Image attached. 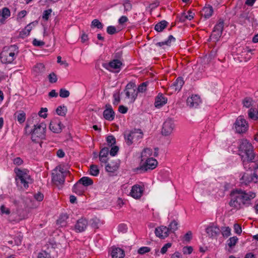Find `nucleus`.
<instances>
[{
    "mask_svg": "<svg viewBox=\"0 0 258 258\" xmlns=\"http://www.w3.org/2000/svg\"><path fill=\"white\" fill-rule=\"evenodd\" d=\"M68 219V216L67 214H62L57 220V224L62 227L65 226L67 224L66 221Z\"/></svg>",
    "mask_w": 258,
    "mask_h": 258,
    "instance_id": "nucleus-31",
    "label": "nucleus"
},
{
    "mask_svg": "<svg viewBox=\"0 0 258 258\" xmlns=\"http://www.w3.org/2000/svg\"><path fill=\"white\" fill-rule=\"evenodd\" d=\"M103 67L110 72L117 73L120 70L121 66H103Z\"/></svg>",
    "mask_w": 258,
    "mask_h": 258,
    "instance_id": "nucleus-33",
    "label": "nucleus"
},
{
    "mask_svg": "<svg viewBox=\"0 0 258 258\" xmlns=\"http://www.w3.org/2000/svg\"><path fill=\"white\" fill-rule=\"evenodd\" d=\"M221 230L224 237H228L231 235V229L229 227H223Z\"/></svg>",
    "mask_w": 258,
    "mask_h": 258,
    "instance_id": "nucleus-45",
    "label": "nucleus"
},
{
    "mask_svg": "<svg viewBox=\"0 0 258 258\" xmlns=\"http://www.w3.org/2000/svg\"><path fill=\"white\" fill-rule=\"evenodd\" d=\"M99 173V170L97 165L92 164L90 167V174L93 176H96Z\"/></svg>",
    "mask_w": 258,
    "mask_h": 258,
    "instance_id": "nucleus-39",
    "label": "nucleus"
},
{
    "mask_svg": "<svg viewBox=\"0 0 258 258\" xmlns=\"http://www.w3.org/2000/svg\"><path fill=\"white\" fill-rule=\"evenodd\" d=\"M194 70L196 71L197 78H200L201 76V74L203 72L205 71V67L204 66H194Z\"/></svg>",
    "mask_w": 258,
    "mask_h": 258,
    "instance_id": "nucleus-42",
    "label": "nucleus"
},
{
    "mask_svg": "<svg viewBox=\"0 0 258 258\" xmlns=\"http://www.w3.org/2000/svg\"><path fill=\"white\" fill-rule=\"evenodd\" d=\"M44 71V66H34L32 69V72L35 76L42 74Z\"/></svg>",
    "mask_w": 258,
    "mask_h": 258,
    "instance_id": "nucleus-32",
    "label": "nucleus"
},
{
    "mask_svg": "<svg viewBox=\"0 0 258 258\" xmlns=\"http://www.w3.org/2000/svg\"><path fill=\"white\" fill-rule=\"evenodd\" d=\"M155 233L157 237L164 239L169 235V228L164 226H161L155 229Z\"/></svg>",
    "mask_w": 258,
    "mask_h": 258,
    "instance_id": "nucleus-13",
    "label": "nucleus"
},
{
    "mask_svg": "<svg viewBox=\"0 0 258 258\" xmlns=\"http://www.w3.org/2000/svg\"><path fill=\"white\" fill-rule=\"evenodd\" d=\"M49 81L51 83H55L57 80V77L54 73H50L48 76Z\"/></svg>",
    "mask_w": 258,
    "mask_h": 258,
    "instance_id": "nucleus-60",
    "label": "nucleus"
},
{
    "mask_svg": "<svg viewBox=\"0 0 258 258\" xmlns=\"http://www.w3.org/2000/svg\"><path fill=\"white\" fill-rule=\"evenodd\" d=\"M171 245H172V244H171V243H170V242H168V243H166V244H165V245H164L162 247V248H161V253L162 254H165V253L167 252V251L168 249L169 248H170V247L171 246Z\"/></svg>",
    "mask_w": 258,
    "mask_h": 258,
    "instance_id": "nucleus-63",
    "label": "nucleus"
},
{
    "mask_svg": "<svg viewBox=\"0 0 258 258\" xmlns=\"http://www.w3.org/2000/svg\"><path fill=\"white\" fill-rule=\"evenodd\" d=\"M89 224L93 228L98 229L104 224V221L95 217L90 219Z\"/></svg>",
    "mask_w": 258,
    "mask_h": 258,
    "instance_id": "nucleus-22",
    "label": "nucleus"
},
{
    "mask_svg": "<svg viewBox=\"0 0 258 258\" xmlns=\"http://www.w3.org/2000/svg\"><path fill=\"white\" fill-rule=\"evenodd\" d=\"M66 172L60 166H57L52 172V180L56 185H62L65 181V174Z\"/></svg>",
    "mask_w": 258,
    "mask_h": 258,
    "instance_id": "nucleus-6",
    "label": "nucleus"
},
{
    "mask_svg": "<svg viewBox=\"0 0 258 258\" xmlns=\"http://www.w3.org/2000/svg\"><path fill=\"white\" fill-rule=\"evenodd\" d=\"M168 23L165 20H162L155 26L154 29L157 32H162L167 26Z\"/></svg>",
    "mask_w": 258,
    "mask_h": 258,
    "instance_id": "nucleus-27",
    "label": "nucleus"
},
{
    "mask_svg": "<svg viewBox=\"0 0 258 258\" xmlns=\"http://www.w3.org/2000/svg\"><path fill=\"white\" fill-rule=\"evenodd\" d=\"M213 9L212 6L205 7L201 12V16L205 19L209 18L213 14Z\"/></svg>",
    "mask_w": 258,
    "mask_h": 258,
    "instance_id": "nucleus-21",
    "label": "nucleus"
},
{
    "mask_svg": "<svg viewBox=\"0 0 258 258\" xmlns=\"http://www.w3.org/2000/svg\"><path fill=\"white\" fill-rule=\"evenodd\" d=\"M91 26L101 29L103 28V25L98 20L94 19L92 22Z\"/></svg>",
    "mask_w": 258,
    "mask_h": 258,
    "instance_id": "nucleus-47",
    "label": "nucleus"
},
{
    "mask_svg": "<svg viewBox=\"0 0 258 258\" xmlns=\"http://www.w3.org/2000/svg\"><path fill=\"white\" fill-rule=\"evenodd\" d=\"M193 251V248L190 246H184L182 248V252L184 254H189L191 253Z\"/></svg>",
    "mask_w": 258,
    "mask_h": 258,
    "instance_id": "nucleus-56",
    "label": "nucleus"
},
{
    "mask_svg": "<svg viewBox=\"0 0 258 258\" xmlns=\"http://www.w3.org/2000/svg\"><path fill=\"white\" fill-rule=\"evenodd\" d=\"M206 232L209 237L215 238L220 234V229L216 226L212 225L206 229Z\"/></svg>",
    "mask_w": 258,
    "mask_h": 258,
    "instance_id": "nucleus-15",
    "label": "nucleus"
},
{
    "mask_svg": "<svg viewBox=\"0 0 258 258\" xmlns=\"http://www.w3.org/2000/svg\"><path fill=\"white\" fill-rule=\"evenodd\" d=\"M72 190L74 192L78 195H82L84 192V187L78 181L74 185Z\"/></svg>",
    "mask_w": 258,
    "mask_h": 258,
    "instance_id": "nucleus-26",
    "label": "nucleus"
},
{
    "mask_svg": "<svg viewBox=\"0 0 258 258\" xmlns=\"http://www.w3.org/2000/svg\"><path fill=\"white\" fill-rule=\"evenodd\" d=\"M157 161L153 158H148L146 162L139 168H137V170H141L143 172L147 171L148 170H153L157 166Z\"/></svg>",
    "mask_w": 258,
    "mask_h": 258,
    "instance_id": "nucleus-9",
    "label": "nucleus"
},
{
    "mask_svg": "<svg viewBox=\"0 0 258 258\" xmlns=\"http://www.w3.org/2000/svg\"><path fill=\"white\" fill-rule=\"evenodd\" d=\"M126 98L130 100L131 103L134 102L138 96V92L136 91V85L133 83H128L124 90Z\"/></svg>",
    "mask_w": 258,
    "mask_h": 258,
    "instance_id": "nucleus-7",
    "label": "nucleus"
},
{
    "mask_svg": "<svg viewBox=\"0 0 258 258\" xmlns=\"http://www.w3.org/2000/svg\"><path fill=\"white\" fill-rule=\"evenodd\" d=\"M111 256L112 258H124V251L120 248H115L112 250Z\"/></svg>",
    "mask_w": 258,
    "mask_h": 258,
    "instance_id": "nucleus-25",
    "label": "nucleus"
},
{
    "mask_svg": "<svg viewBox=\"0 0 258 258\" xmlns=\"http://www.w3.org/2000/svg\"><path fill=\"white\" fill-rule=\"evenodd\" d=\"M35 22H33L29 24H28L25 28V29L23 31V32L25 35H29V33L30 32L31 30L32 29V26H34Z\"/></svg>",
    "mask_w": 258,
    "mask_h": 258,
    "instance_id": "nucleus-50",
    "label": "nucleus"
},
{
    "mask_svg": "<svg viewBox=\"0 0 258 258\" xmlns=\"http://www.w3.org/2000/svg\"><path fill=\"white\" fill-rule=\"evenodd\" d=\"M70 94V92L64 88H61L59 90V96L61 98H67Z\"/></svg>",
    "mask_w": 258,
    "mask_h": 258,
    "instance_id": "nucleus-48",
    "label": "nucleus"
},
{
    "mask_svg": "<svg viewBox=\"0 0 258 258\" xmlns=\"http://www.w3.org/2000/svg\"><path fill=\"white\" fill-rule=\"evenodd\" d=\"M38 258H51V256L49 253L43 251L39 253Z\"/></svg>",
    "mask_w": 258,
    "mask_h": 258,
    "instance_id": "nucleus-64",
    "label": "nucleus"
},
{
    "mask_svg": "<svg viewBox=\"0 0 258 258\" xmlns=\"http://www.w3.org/2000/svg\"><path fill=\"white\" fill-rule=\"evenodd\" d=\"M119 166V164L117 161H111L106 165L105 169L108 172H114L118 169Z\"/></svg>",
    "mask_w": 258,
    "mask_h": 258,
    "instance_id": "nucleus-20",
    "label": "nucleus"
},
{
    "mask_svg": "<svg viewBox=\"0 0 258 258\" xmlns=\"http://www.w3.org/2000/svg\"><path fill=\"white\" fill-rule=\"evenodd\" d=\"M88 221L85 218H82L79 219L75 226V229L77 232L84 231L88 226Z\"/></svg>",
    "mask_w": 258,
    "mask_h": 258,
    "instance_id": "nucleus-14",
    "label": "nucleus"
},
{
    "mask_svg": "<svg viewBox=\"0 0 258 258\" xmlns=\"http://www.w3.org/2000/svg\"><path fill=\"white\" fill-rule=\"evenodd\" d=\"M144 189V186L135 184L132 187L130 195L134 199H140L143 195Z\"/></svg>",
    "mask_w": 258,
    "mask_h": 258,
    "instance_id": "nucleus-11",
    "label": "nucleus"
},
{
    "mask_svg": "<svg viewBox=\"0 0 258 258\" xmlns=\"http://www.w3.org/2000/svg\"><path fill=\"white\" fill-rule=\"evenodd\" d=\"M122 54V52L119 51L115 53V57L112 60L110 61L108 64H122V61L120 59V56Z\"/></svg>",
    "mask_w": 258,
    "mask_h": 258,
    "instance_id": "nucleus-29",
    "label": "nucleus"
},
{
    "mask_svg": "<svg viewBox=\"0 0 258 258\" xmlns=\"http://www.w3.org/2000/svg\"><path fill=\"white\" fill-rule=\"evenodd\" d=\"M1 212L2 214L9 215L10 214V210L4 205H2L0 207Z\"/></svg>",
    "mask_w": 258,
    "mask_h": 258,
    "instance_id": "nucleus-62",
    "label": "nucleus"
},
{
    "mask_svg": "<svg viewBox=\"0 0 258 258\" xmlns=\"http://www.w3.org/2000/svg\"><path fill=\"white\" fill-rule=\"evenodd\" d=\"M222 33L213 29L212 33L211 35L210 39L214 41H217L221 36Z\"/></svg>",
    "mask_w": 258,
    "mask_h": 258,
    "instance_id": "nucleus-38",
    "label": "nucleus"
},
{
    "mask_svg": "<svg viewBox=\"0 0 258 258\" xmlns=\"http://www.w3.org/2000/svg\"><path fill=\"white\" fill-rule=\"evenodd\" d=\"M143 133L141 129H134L126 131L124 134V138L126 144L128 146L137 142L143 138Z\"/></svg>",
    "mask_w": 258,
    "mask_h": 258,
    "instance_id": "nucleus-5",
    "label": "nucleus"
},
{
    "mask_svg": "<svg viewBox=\"0 0 258 258\" xmlns=\"http://www.w3.org/2000/svg\"><path fill=\"white\" fill-rule=\"evenodd\" d=\"M178 222L175 220L172 221L168 226L169 232H174L178 229Z\"/></svg>",
    "mask_w": 258,
    "mask_h": 258,
    "instance_id": "nucleus-41",
    "label": "nucleus"
},
{
    "mask_svg": "<svg viewBox=\"0 0 258 258\" xmlns=\"http://www.w3.org/2000/svg\"><path fill=\"white\" fill-rule=\"evenodd\" d=\"M109 153V148L108 147H104L102 148L99 153V156H104V157H107Z\"/></svg>",
    "mask_w": 258,
    "mask_h": 258,
    "instance_id": "nucleus-58",
    "label": "nucleus"
},
{
    "mask_svg": "<svg viewBox=\"0 0 258 258\" xmlns=\"http://www.w3.org/2000/svg\"><path fill=\"white\" fill-rule=\"evenodd\" d=\"M175 125L174 121L171 118L167 119L163 123L162 133L163 135L166 136L170 135L174 130Z\"/></svg>",
    "mask_w": 258,
    "mask_h": 258,
    "instance_id": "nucleus-10",
    "label": "nucleus"
},
{
    "mask_svg": "<svg viewBox=\"0 0 258 258\" xmlns=\"http://www.w3.org/2000/svg\"><path fill=\"white\" fill-rule=\"evenodd\" d=\"M106 141L110 146H112L116 142L115 138L113 136H108L106 139Z\"/></svg>",
    "mask_w": 258,
    "mask_h": 258,
    "instance_id": "nucleus-54",
    "label": "nucleus"
},
{
    "mask_svg": "<svg viewBox=\"0 0 258 258\" xmlns=\"http://www.w3.org/2000/svg\"><path fill=\"white\" fill-rule=\"evenodd\" d=\"M224 21L222 19H220L218 21V22L215 26L214 29L222 33L224 27Z\"/></svg>",
    "mask_w": 258,
    "mask_h": 258,
    "instance_id": "nucleus-43",
    "label": "nucleus"
},
{
    "mask_svg": "<svg viewBox=\"0 0 258 258\" xmlns=\"http://www.w3.org/2000/svg\"><path fill=\"white\" fill-rule=\"evenodd\" d=\"M15 172L16 174V180L17 184L25 189L28 188L29 184L33 182V179L29 175V171L26 169L15 168Z\"/></svg>",
    "mask_w": 258,
    "mask_h": 258,
    "instance_id": "nucleus-3",
    "label": "nucleus"
},
{
    "mask_svg": "<svg viewBox=\"0 0 258 258\" xmlns=\"http://www.w3.org/2000/svg\"><path fill=\"white\" fill-rule=\"evenodd\" d=\"M238 240V238L236 236H233L230 237L227 241V244L228 246L231 249L233 248L234 246L236 244Z\"/></svg>",
    "mask_w": 258,
    "mask_h": 258,
    "instance_id": "nucleus-35",
    "label": "nucleus"
},
{
    "mask_svg": "<svg viewBox=\"0 0 258 258\" xmlns=\"http://www.w3.org/2000/svg\"><path fill=\"white\" fill-rule=\"evenodd\" d=\"M248 115L249 118L252 119L257 120L258 119V112L255 109L251 108L248 111Z\"/></svg>",
    "mask_w": 258,
    "mask_h": 258,
    "instance_id": "nucleus-34",
    "label": "nucleus"
},
{
    "mask_svg": "<svg viewBox=\"0 0 258 258\" xmlns=\"http://www.w3.org/2000/svg\"><path fill=\"white\" fill-rule=\"evenodd\" d=\"M18 121L20 123H23L26 119V114L24 112L18 113L17 116Z\"/></svg>",
    "mask_w": 258,
    "mask_h": 258,
    "instance_id": "nucleus-49",
    "label": "nucleus"
},
{
    "mask_svg": "<svg viewBox=\"0 0 258 258\" xmlns=\"http://www.w3.org/2000/svg\"><path fill=\"white\" fill-rule=\"evenodd\" d=\"M152 151L151 149L148 148L144 149V150L141 153V157L142 158V161H143L145 159L144 157H149L152 155Z\"/></svg>",
    "mask_w": 258,
    "mask_h": 258,
    "instance_id": "nucleus-40",
    "label": "nucleus"
},
{
    "mask_svg": "<svg viewBox=\"0 0 258 258\" xmlns=\"http://www.w3.org/2000/svg\"><path fill=\"white\" fill-rule=\"evenodd\" d=\"M123 6L124 14H127V12L130 11L132 9V5L129 0H123Z\"/></svg>",
    "mask_w": 258,
    "mask_h": 258,
    "instance_id": "nucleus-37",
    "label": "nucleus"
},
{
    "mask_svg": "<svg viewBox=\"0 0 258 258\" xmlns=\"http://www.w3.org/2000/svg\"><path fill=\"white\" fill-rule=\"evenodd\" d=\"M184 82L181 77H178L175 82L170 86V89L173 91H179L182 88Z\"/></svg>",
    "mask_w": 258,
    "mask_h": 258,
    "instance_id": "nucleus-16",
    "label": "nucleus"
},
{
    "mask_svg": "<svg viewBox=\"0 0 258 258\" xmlns=\"http://www.w3.org/2000/svg\"><path fill=\"white\" fill-rule=\"evenodd\" d=\"M242 181L245 180L247 182H253L256 183L258 182V175L255 173L248 176V174H244L240 179Z\"/></svg>",
    "mask_w": 258,
    "mask_h": 258,
    "instance_id": "nucleus-23",
    "label": "nucleus"
},
{
    "mask_svg": "<svg viewBox=\"0 0 258 258\" xmlns=\"http://www.w3.org/2000/svg\"><path fill=\"white\" fill-rule=\"evenodd\" d=\"M248 19V15L247 13H242L239 15V21L241 24L245 23V20Z\"/></svg>",
    "mask_w": 258,
    "mask_h": 258,
    "instance_id": "nucleus-46",
    "label": "nucleus"
},
{
    "mask_svg": "<svg viewBox=\"0 0 258 258\" xmlns=\"http://www.w3.org/2000/svg\"><path fill=\"white\" fill-rule=\"evenodd\" d=\"M113 97L114 99V101L113 102V104L117 105L119 103L120 100V95H119V92L114 93L113 95Z\"/></svg>",
    "mask_w": 258,
    "mask_h": 258,
    "instance_id": "nucleus-52",
    "label": "nucleus"
},
{
    "mask_svg": "<svg viewBox=\"0 0 258 258\" xmlns=\"http://www.w3.org/2000/svg\"><path fill=\"white\" fill-rule=\"evenodd\" d=\"M230 196L231 199L229 205L233 209L239 210L243 206H249L251 204V200L255 198V194L236 189L231 191Z\"/></svg>",
    "mask_w": 258,
    "mask_h": 258,
    "instance_id": "nucleus-1",
    "label": "nucleus"
},
{
    "mask_svg": "<svg viewBox=\"0 0 258 258\" xmlns=\"http://www.w3.org/2000/svg\"><path fill=\"white\" fill-rule=\"evenodd\" d=\"M51 12V9H48L47 10H45L43 13L42 19L46 21L48 20Z\"/></svg>",
    "mask_w": 258,
    "mask_h": 258,
    "instance_id": "nucleus-53",
    "label": "nucleus"
},
{
    "mask_svg": "<svg viewBox=\"0 0 258 258\" xmlns=\"http://www.w3.org/2000/svg\"><path fill=\"white\" fill-rule=\"evenodd\" d=\"M236 132L239 134L244 133L247 131L248 124L242 116H239L234 123Z\"/></svg>",
    "mask_w": 258,
    "mask_h": 258,
    "instance_id": "nucleus-8",
    "label": "nucleus"
},
{
    "mask_svg": "<svg viewBox=\"0 0 258 258\" xmlns=\"http://www.w3.org/2000/svg\"><path fill=\"white\" fill-rule=\"evenodd\" d=\"M56 112L58 115L64 116L67 112V108L66 106H59L56 108Z\"/></svg>",
    "mask_w": 258,
    "mask_h": 258,
    "instance_id": "nucleus-36",
    "label": "nucleus"
},
{
    "mask_svg": "<svg viewBox=\"0 0 258 258\" xmlns=\"http://www.w3.org/2000/svg\"><path fill=\"white\" fill-rule=\"evenodd\" d=\"M252 99L250 97H246L243 100V104L244 106L249 108L251 105Z\"/></svg>",
    "mask_w": 258,
    "mask_h": 258,
    "instance_id": "nucleus-51",
    "label": "nucleus"
},
{
    "mask_svg": "<svg viewBox=\"0 0 258 258\" xmlns=\"http://www.w3.org/2000/svg\"><path fill=\"white\" fill-rule=\"evenodd\" d=\"M167 98L163 94L159 93L155 98V106L157 108H160L167 103Z\"/></svg>",
    "mask_w": 258,
    "mask_h": 258,
    "instance_id": "nucleus-17",
    "label": "nucleus"
},
{
    "mask_svg": "<svg viewBox=\"0 0 258 258\" xmlns=\"http://www.w3.org/2000/svg\"><path fill=\"white\" fill-rule=\"evenodd\" d=\"M106 107V109L103 111V116L106 119L111 121L114 118V112L110 105H107Z\"/></svg>",
    "mask_w": 258,
    "mask_h": 258,
    "instance_id": "nucleus-18",
    "label": "nucleus"
},
{
    "mask_svg": "<svg viewBox=\"0 0 258 258\" xmlns=\"http://www.w3.org/2000/svg\"><path fill=\"white\" fill-rule=\"evenodd\" d=\"M47 111V109L46 108H41V110L38 112V115L43 118H45L47 117V114H46V112Z\"/></svg>",
    "mask_w": 258,
    "mask_h": 258,
    "instance_id": "nucleus-61",
    "label": "nucleus"
},
{
    "mask_svg": "<svg viewBox=\"0 0 258 258\" xmlns=\"http://www.w3.org/2000/svg\"><path fill=\"white\" fill-rule=\"evenodd\" d=\"M46 124L41 122L34 125V128L31 131V140L35 143L44 139L46 137Z\"/></svg>",
    "mask_w": 258,
    "mask_h": 258,
    "instance_id": "nucleus-4",
    "label": "nucleus"
},
{
    "mask_svg": "<svg viewBox=\"0 0 258 258\" xmlns=\"http://www.w3.org/2000/svg\"><path fill=\"white\" fill-rule=\"evenodd\" d=\"M11 48L12 49H14V50L15 51H16V52L14 51V52H10L9 53L8 55L7 56V62L8 63H11L14 60L15 55L16 54H17L18 52L17 50L18 48H17L16 46H15V45L11 46Z\"/></svg>",
    "mask_w": 258,
    "mask_h": 258,
    "instance_id": "nucleus-30",
    "label": "nucleus"
},
{
    "mask_svg": "<svg viewBox=\"0 0 258 258\" xmlns=\"http://www.w3.org/2000/svg\"><path fill=\"white\" fill-rule=\"evenodd\" d=\"M79 183L83 185V186H88L91 185L93 183V181L92 179L88 177H83L79 179L78 181Z\"/></svg>",
    "mask_w": 258,
    "mask_h": 258,
    "instance_id": "nucleus-28",
    "label": "nucleus"
},
{
    "mask_svg": "<svg viewBox=\"0 0 258 258\" xmlns=\"http://www.w3.org/2000/svg\"><path fill=\"white\" fill-rule=\"evenodd\" d=\"M149 83L148 82H145L141 84L138 88V90L137 92H138V93L139 92L140 93H144L147 90V86L148 85Z\"/></svg>",
    "mask_w": 258,
    "mask_h": 258,
    "instance_id": "nucleus-44",
    "label": "nucleus"
},
{
    "mask_svg": "<svg viewBox=\"0 0 258 258\" xmlns=\"http://www.w3.org/2000/svg\"><path fill=\"white\" fill-rule=\"evenodd\" d=\"M239 152L243 166L246 168V162L254 159L253 147L247 140L242 139L239 146Z\"/></svg>",
    "mask_w": 258,
    "mask_h": 258,
    "instance_id": "nucleus-2",
    "label": "nucleus"
},
{
    "mask_svg": "<svg viewBox=\"0 0 258 258\" xmlns=\"http://www.w3.org/2000/svg\"><path fill=\"white\" fill-rule=\"evenodd\" d=\"M151 250V248L149 247L144 246L140 247L138 249V253L140 254H144L146 253L149 252Z\"/></svg>",
    "mask_w": 258,
    "mask_h": 258,
    "instance_id": "nucleus-55",
    "label": "nucleus"
},
{
    "mask_svg": "<svg viewBox=\"0 0 258 258\" xmlns=\"http://www.w3.org/2000/svg\"><path fill=\"white\" fill-rule=\"evenodd\" d=\"M1 13L2 18L0 19V24H4L6 20L10 16L11 12L8 8L5 7L1 10Z\"/></svg>",
    "mask_w": 258,
    "mask_h": 258,
    "instance_id": "nucleus-24",
    "label": "nucleus"
},
{
    "mask_svg": "<svg viewBox=\"0 0 258 258\" xmlns=\"http://www.w3.org/2000/svg\"><path fill=\"white\" fill-rule=\"evenodd\" d=\"M201 102L200 97L198 95H192L186 100L187 105L191 108H197Z\"/></svg>",
    "mask_w": 258,
    "mask_h": 258,
    "instance_id": "nucleus-12",
    "label": "nucleus"
},
{
    "mask_svg": "<svg viewBox=\"0 0 258 258\" xmlns=\"http://www.w3.org/2000/svg\"><path fill=\"white\" fill-rule=\"evenodd\" d=\"M107 32L108 34L113 35L117 32L116 28L113 26H109L107 28Z\"/></svg>",
    "mask_w": 258,
    "mask_h": 258,
    "instance_id": "nucleus-57",
    "label": "nucleus"
},
{
    "mask_svg": "<svg viewBox=\"0 0 258 258\" xmlns=\"http://www.w3.org/2000/svg\"><path fill=\"white\" fill-rule=\"evenodd\" d=\"M61 126L62 124L60 121L54 120L50 122L49 128L53 133H59L62 130Z\"/></svg>",
    "mask_w": 258,
    "mask_h": 258,
    "instance_id": "nucleus-19",
    "label": "nucleus"
},
{
    "mask_svg": "<svg viewBox=\"0 0 258 258\" xmlns=\"http://www.w3.org/2000/svg\"><path fill=\"white\" fill-rule=\"evenodd\" d=\"M253 160H252L251 161H248V162H246V165L251 163V167H249V168H251V169H254L256 170L258 169V161H253Z\"/></svg>",
    "mask_w": 258,
    "mask_h": 258,
    "instance_id": "nucleus-59",
    "label": "nucleus"
}]
</instances>
